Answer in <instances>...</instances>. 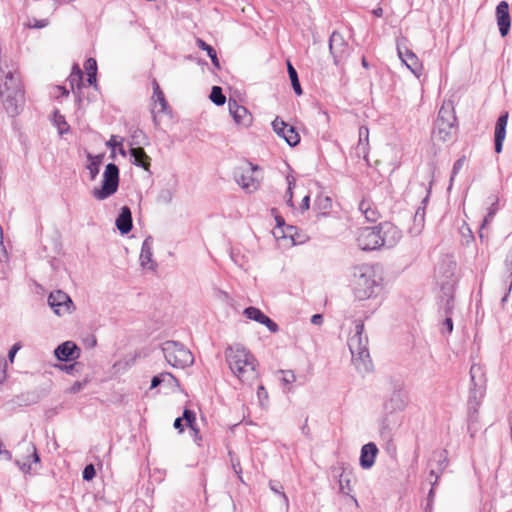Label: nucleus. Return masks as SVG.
I'll list each match as a JSON object with an SVG mask.
<instances>
[{
    "label": "nucleus",
    "mask_w": 512,
    "mask_h": 512,
    "mask_svg": "<svg viewBox=\"0 0 512 512\" xmlns=\"http://www.w3.org/2000/svg\"><path fill=\"white\" fill-rule=\"evenodd\" d=\"M329 52L336 66H339L349 56V45L338 31L329 37Z\"/></svg>",
    "instance_id": "4468645a"
},
{
    "label": "nucleus",
    "mask_w": 512,
    "mask_h": 512,
    "mask_svg": "<svg viewBox=\"0 0 512 512\" xmlns=\"http://www.w3.org/2000/svg\"><path fill=\"white\" fill-rule=\"evenodd\" d=\"M48 304L57 316L70 315L75 310V305L70 296L62 290H56L49 294Z\"/></svg>",
    "instance_id": "ddd939ff"
},
{
    "label": "nucleus",
    "mask_w": 512,
    "mask_h": 512,
    "mask_svg": "<svg viewBox=\"0 0 512 512\" xmlns=\"http://www.w3.org/2000/svg\"><path fill=\"white\" fill-rule=\"evenodd\" d=\"M457 286L456 279L444 280L440 284L439 300L444 302V299H455V291Z\"/></svg>",
    "instance_id": "c85d7f7f"
},
{
    "label": "nucleus",
    "mask_w": 512,
    "mask_h": 512,
    "mask_svg": "<svg viewBox=\"0 0 512 512\" xmlns=\"http://www.w3.org/2000/svg\"><path fill=\"white\" fill-rule=\"evenodd\" d=\"M281 373L283 374L281 381L284 386H288L296 380L295 374L292 370H281Z\"/></svg>",
    "instance_id": "3c124183"
},
{
    "label": "nucleus",
    "mask_w": 512,
    "mask_h": 512,
    "mask_svg": "<svg viewBox=\"0 0 512 512\" xmlns=\"http://www.w3.org/2000/svg\"><path fill=\"white\" fill-rule=\"evenodd\" d=\"M226 360L232 373L242 382L255 375L256 358L244 347L229 349L226 352Z\"/></svg>",
    "instance_id": "6e6552de"
},
{
    "label": "nucleus",
    "mask_w": 512,
    "mask_h": 512,
    "mask_svg": "<svg viewBox=\"0 0 512 512\" xmlns=\"http://www.w3.org/2000/svg\"><path fill=\"white\" fill-rule=\"evenodd\" d=\"M0 97L9 115L19 113L24 104V91L18 74L7 72L4 78H0Z\"/></svg>",
    "instance_id": "39448f33"
},
{
    "label": "nucleus",
    "mask_w": 512,
    "mask_h": 512,
    "mask_svg": "<svg viewBox=\"0 0 512 512\" xmlns=\"http://www.w3.org/2000/svg\"><path fill=\"white\" fill-rule=\"evenodd\" d=\"M455 308V299H444L438 301V313L444 317H452Z\"/></svg>",
    "instance_id": "e433bc0d"
},
{
    "label": "nucleus",
    "mask_w": 512,
    "mask_h": 512,
    "mask_svg": "<svg viewBox=\"0 0 512 512\" xmlns=\"http://www.w3.org/2000/svg\"><path fill=\"white\" fill-rule=\"evenodd\" d=\"M123 141L124 139L122 137H118L116 135H112L110 137V139L106 142V146L108 148H110L111 150H118V152L122 155V156H125L126 155V152H125V149L123 147Z\"/></svg>",
    "instance_id": "a19ab883"
},
{
    "label": "nucleus",
    "mask_w": 512,
    "mask_h": 512,
    "mask_svg": "<svg viewBox=\"0 0 512 512\" xmlns=\"http://www.w3.org/2000/svg\"><path fill=\"white\" fill-rule=\"evenodd\" d=\"M261 324L264 325L271 333H277L279 331L278 324L267 315Z\"/></svg>",
    "instance_id": "603ef678"
},
{
    "label": "nucleus",
    "mask_w": 512,
    "mask_h": 512,
    "mask_svg": "<svg viewBox=\"0 0 512 512\" xmlns=\"http://www.w3.org/2000/svg\"><path fill=\"white\" fill-rule=\"evenodd\" d=\"M165 387L171 392L180 388L179 380L170 372L162 371V388Z\"/></svg>",
    "instance_id": "f704fd0d"
},
{
    "label": "nucleus",
    "mask_w": 512,
    "mask_h": 512,
    "mask_svg": "<svg viewBox=\"0 0 512 512\" xmlns=\"http://www.w3.org/2000/svg\"><path fill=\"white\" fill-rule=\"evenodd\" d=\"M228 456H229V459H230V462H231V466H232V469L233 471L235 472V474L237 475L238 479L243 482V479H242V467H241V463H240V459L239 457L237 456V454L231 450V449H228Z\"/></svg>",
    "instance_id": "79ce46f5"
},
{
    "label": "nucleus",
    "mask_w": 512,
    "mask_h": 512,
    "mask_svg": "<svg viewBox=\"0 0 512 512\" xmlns=\"http://www.w3.org/2000/svg\"><path fill=\"white\" fill-rule=\"evenodd\" d=\"M506 270L508 272H510V274H509L510 282H509V284L506 287V293L504 294V296L501 299V303L502 304H504L507 301L508 296H509V294H510V292L512 290V268H506Z\"/></svg>",
    "instance_id": "0e129e2a"
},
{
    "label": "nucleus",
    "mask_w": 512,
    "mask_h": 512,
    "mask_svg": "<svg viewBox=\"0 0 512 512\" xmlns=\"http://www.w3.org/2000/svg\"><path fill=\"white\" fill-rule=\"evenodd\" d=\"M355 333L348 339V347L352 355V360L358 370L369 372L373 364L368 350V337L364 335V322L360 319L355 320Z\"/></svg>",
    "instance_id": "423d86ee"
},
{
    "label": "nucleus",
    "mask_w": 512,
    "mask_h": 512,
    "mask_svg": "<svg viewBox=\"0 0 512 512\" xmlns=\"http://www.w3.org/2000/svg\"><path fill=\"white\" fill-rule=\"evenodd\" d=\"M430 167H431V173H432V176L434 175V172L436 170V165L435 163H430ZM434 184V180L433 178L430 180L427 188H426V195L425 197L421 200V204L420 206L417 208L415 214H414V225L415 226H419V227H423L424 226V222H425V214H426V207L429 203V200H430V196H431V192H432V186Z\"/></svg>",
    "instance_id": "6ab92c4d"
},
{
    "label": "nucleus",
    "mask_w": 512,
    "mask_h": 512,
    "mask_svg": "<svg viewBox=\"0 0 512 512\" xmlns=\"http://www.w3.org/2000/svg\"><path fill=\"white\" fill-rule=\"evenodd\" d=\"M186 419L184 418V413L182 416L177 417L173 423V426L176 430H178L179 433H182L186 427Z\"/></svg>",
    "instance_id": "052dcab7"
},
{
    "label": "nucleus",
    "mask_w": 512,
    "mask_h": 512,
    "mask_svg": "<svg viewBox=\"0 0 512 512\" xmlns=\"http://www.w3.org/2000/svg\"><path fill=\"white\" fill-rule=\"evenodd\" d=\"M79 366L78 363L69 364V365H61L59 368L66 372L67 374H74V372L77 371V367Z\"/></svg>",
    "instance_id": "338daca9"
},
{
    "label": "nucleus",
    "mask_w": 512,
    "mask_h": 512,
    "mask_svg": "<svg viewBox=\"0 0 512 512\" xmlns=\"http://www.w3.org/2000/svg\"><path fill=\"white\" fill-rule=\"evenodd\" d=\"M459 126L452 102H444L434 122L433 135L439 141L453 142L457 138Z\"/></svg>",
    "instance_id": "0eeeda50"
},
{
    "label": "nucleus",
    "mask_w": 512,
    "mask_h": 512,
    "mask_svg": "<svg viewBox=\"0 0 512 512\" xmlns=\"http://www.w3.org/2000/svg\"><path fill=\"white\" fill-rule=\"evenodd\" d=\"M119 186V168L114 163L106 165L100 187L92 190V196L97 200H105L116 193Z\"/></svg>",
    "instance_id": "9d476101"
},
{
    "label": "nucleus",
    "mask_w": 512,
    "mask_h": 512,
    "mask_svg": "<svg viewBox=\"0 0 512 512\" xmlns=\"http://www.w3.org/2000/svg\"><path fill=\"white\" fill-rule=\"evenodd\" d=\"M26 452L29 455V456H27L26 459H24V460L17 459L16 460V465L24 473H28V472L31 471V460H30V458H32V461L34 463H39V461H40V458H39V455L37 453L36 447H35V445L33 443H28L26 445Z\"/></svg>",
    "instance_id": "393cba45"
},
{
    "label": "nucleus",
    "mask_w": 512,
    "mask_h": 512,
    "mask_svg": "<svg viewBox=\"0 0 512 512\" xmlns=\"http://www.w3.org/2000/svg\"><path fill=\"white\" fill-rule=\"evenodd\" d=\"M243 107H244L243 105L238 104V102L233 98H230L228 100V109H229V113L231 116L234 115L235 112H243L244 113V110H242Z\"/></svg>",
    "instance_id": "864d4df0"
},
{
    "label": "nucleus",
    "mask_w": 512,
    "mask_h": 512,
    "mask_svg": "<svg viewBox=\"0 0 512 512\" xmlns=\"http://www.w3.org/2000/svg\"><path fill=\"white\" fill-rule=\"evenodd\" d=\"M162 355L167 364L173 368L184 369L194 362L191 351L179 341L167 340L162 342Z\"/></svg>",
    "instance_id": "1a4fd4ad"
},
{
    "label": "nucleus",
    "mask_w": 512,
    "mask_h": 512,
    "mask_svg": "<svg viewBox=\"0 0 512 512\" xmlns=\"http://www.w3.org/2000/svg\"><path fill=\"white\" fill-rule=\"evenodd\" d=\"M80 354V348L73 341H65L54 350L55 357L63 362L76 360Z\"/></svg>",
    "instance_id": "a211bd4d"
},
{
    "label": "nucleus",
    "mask_w": 512,
    "mask_h": 512,
    "mask_svg": "<svg viewBox=\"0 0 512 512\" xmlns=\"http://www.w3.org/2000/svg\"><path fill=\"white\" fill-rule=\"evenodd\" d=\"M184 418H187L186 427L190 429V434L193 441L198 447H202V435L196 423V413L189 408H185Z\"/></svg>",
    "instance_id": "4be33fe9"
},
{
    "label": "nucleus",
    "mask_w": 512,
    "mask_h": 512,
    "mask_svg": "<svg viewBox=\"0 0 512 512\" xmlns=\"http://www.w3.org/2000/svg\"><path fill=\"white\" fill-rule=\"evenodd\" d=\"M408 398L404 391L395 390L390 398L383 404V413L379 420V433L381 438L390 442L392 440V427L400 423L398 413L405 410Z\"/></svg>",
    "instance_id": "7ed1b4c3"
},
{
    "label": "nucleus",
    "mask_w": 512,
    "mask_h": 512,
    "mask_svg": "<svg viewBox=\"0 0 512 512\" xmlns=\"http://www.w3.org/2000/svg\"><path fill=\"white\" fill-rule=\"evenodd\" d=\"M379 449L374 442H368L361 447L359 465L362 469H371L376 461Z\"/></svg>",
    "instance_id": "aec40b11"
},
{
    "label": "nucleus",
    "mask_w": 512,
    "mask_h": 512,
    "mask_svg": "<svg viewBox=\"0 0 512 512\" xmlns=\"http://www.w3.org/2000/svg\"><path fill=\"white\" fill-rule=\"evenodd\" d=\"M332 199L328 195L319 194L314 200L313 211L316 218L319 220L322 217H327L331 213Z\"/></svg>",
    "instance_id": "412c9836"
},
{
    "label": "nucleus",
    "mask_w": 512,
    "mask_h": 512,
    "mask_svg": "<svg viewBox=\"0 0 512 512\" xmlns=\"http://www.w3.org/2000/svg\"><path fill=\"white\" fill-rule=\"evenodd\" d=\"M359 141L369 143V129L367 126H361L359 128Z\"/></svg>",
    "instance_id": "e2e57ef3"
},
{
    "label": "nucleus",
    "mask_w": 512,
    "mask_h": 512,
    "mask_svg": "<svg viewBox=\"0 0 512 512\" xmlns=\"http://www.w3.org/2000/svg\"><path fill=\"white\" fill-rule=\"evenodd\" d=\"M338 470L339 474V493L349 496L350 499L354 502V504L358 507L359 503L357 498L351 494L352 487H351V480H350V474L346 473L345 469L343 467H339L338 469H334V471Z\"/></svg>",
    "instance_id": "5701e85b"
},
{
    "label": "nucleus",
    "mask_w": 512,
    "mask_h": 512,
    "mask_svg": "<svg viewBox=\"0 0 512 512\" xmlns=\"http://www.w3.org/2000/svg\"><path fill=\"white\" fill-rule=\"evenodd\" d=\"M269 487L275 494L281 496L285 502H288V497L284 492V487L279 481L270 480Z\"/></svg>",
    "instance_id": "49530a36"
},
{
    "label": "nucleus",
    "mask_w": 512,
    "mask_h": 512,
    "mask_svg": "<svg viewBox=\"0 0 512 512\" xmlns=\"http://www.w3.org/2000/svg\"><path fill=\"white\" fill-rule=\"evenodd\" d=\"M407 38L403 37L397 41L396 49L402 63L417 77L420 78L423 71L422 62L418 56L408 48Z\"/></svg>",
    "instance_id": "f8f14e48"
},
{
    "label": "nucleus",
    "mask_w": 512,
    "mask_h": 512,
    "mask_svg": "<svg viewBox=\"0 0 512 512\" xmlns=\"http://www.w3.org/2000/svg\"><path fill=\"white\" fill-rule=\"evenodd\" d=\"M454 323L452 317H444L442 323H441V333L443 335L447 334L450 335L453 332Z\"/></svg>",
    "instance_id": "8fccbe9b"
},
{
    "label": "nucleus",
    "mask_w": 512,
    "mask_h": 512,
    "mask_svg": "<svg viewBox=\"0 0 512 512\" xmlns=\"http://www.w3.org/2000/svg\"><path fill=\"white\" fill-rule=\"evenodd\" d=\"M495 15L500 35L502 37H505L509 33L511 28V17L508 2H499L498 5L496 6Z\"/></svg>",
    "instance_id": "f3484780"
},
{
    "label": "nucleus",
    "mask_w": 512,
    "mask_h": 512,
    "mask_svg": "<svg viewBox=\"0 0 512 512\" xmlns=\"http://www.w3.org/2000/svg\"><path fill=\"white\" fill-rule=\"evenodd\" d=\"M168 186L169 188L167 190L162 191V200L171 202L175 188L177 186V180L174 175H172V183H168Z\"/></svg>",
    "instance_id": "de8ad7c7"
},
{
    "label": "nucleus",
    "mask_w": 512,
    "mask_h": 512,
    "mask_svg": "<svg viewBox=\"0 0 512 512\" xmlns=\"http://www.w3.org/2000/svg\"><path fill=\"white\" fill-rule=\"evenodd\" d=\"M456 267V262L449 260L447 262L442 263L439 267V270L442 272L443 276L445 277V280L455 279L454 275Z\"/></svg>",
    "instance_id": "ea45409f"
},
{
    "label": "nucleus",
    "mask_w": 512,
    "mask_h": 512,
    "mask_svg": "<svg viewBox=\"0 0 512 512\" xmlns=\"http://www.w3.org/2000/svg\"><path fill=\"white\" fill-rule=\"evenodd\" d=\"M140 264L143 269L155 270L156 264L152 261V241L150 238H146L142 244Z\"/></svg>",
    "instance_id": "b1692460"
},
{
    "label": "nucleus",
    "mask_w": 512,
    "mask_h": 512,
    "mask_svg": "<svg viewBox=\"0 0 512 512\" xmlns=\"http://www.w3.org/2000/svg\"><path fill=\"white\" fill-rule=\"evenodd\" d=\"M244 110L243 112H235L234 115H232L234 122L242 127H249L252 124L253 117L250 111L244 106L242 108Z\"/></svg>",
    "instance_id": "2f4dec72"
},
{
    "label": "nucleus",
    "mask_w": 512,
    "mask_h": 512,
    "mask_svg": "<svg viewBox=\"0 0 512 512\" xmlns=\"http://www.w3.org/2000/svg\"><path fill=\"white\" fill-rule=\"evenodd\" d=\"M369 151H370L369 143H364V142L358 141V144L356 147V156L358 158L362 157L365 160L367 166H370Z\"/></svg>",
    "instance_id": "a18cd8bd"
},
{
    "label": "nucleus",
    "mask_w": 512,
    "mask_h": 512,
    "mask_svg": "<svg viewBox=\"0 0 512 512\" xmlns=\"http://www.w3.org/2000/svg\"><path fill=\"white\" fill-rule=\"evenodd\" d=\"M243 315L247 319L258 323H262L264 321V318L266 317V314L262 310L254 306L246 307L243 310Z\"/></svg>",
    "instance_id": "72a5a7b5"
},
{
    "label": "nucleus",
    "mask_w": 512,
    "mask_h": 512,
    "mask_svg": "<svg viewBox=\"0 0 512 512\" xmlns=\"http://www.w3.org/2000/svg\"><path fill=\"white\" fill-rule=\"evenodd\" d=\"M95 468L92 464L87 465L83 470V479L90 481L95 477Z\"/></svg>",
    "instance_id": "bf43d9fd"
},
{
    "label": "nucleus",
    "mask_w": 512,
    "mask_h": 512,
    "mask_svg": "<svg viewBox=\"0 0 512 512\" xmlns=\"http://www.w3.org/2000/svg\"><path fill=\"white\" fill-rule=\"evenodd\" d=\"M437 480H438V476H436L435 482L432 483V487L429 490V493L427 495L426 504L424 506L425 512H432V510H433V502H434V496H435L434 485L437 483Z\"/></svg>",
    "instance_id": "09e8293b"
},
{
    "label": "nucleus",
    "mask_w": 512,
    "mask_h": 512,
    "mask_svg": "<svg viewBox=\"0 0 512 512\" xmlns=\"http://www.w3.org/2000/svg\"><path fill=\"white\" fill-rule=\"evenodd\" d=\"M257 396H258V399H259L261 405H263V401L264 400L268 399V392H267L266 388L263 385H260L258 387V389H257Z\"/></svg>",
    "instance_id": "69168bd1"
},
{
    "label": "nucleus",
    "mask_w": 512,
    "mask_h": 512,
    "mask_svg": "<svg viewBox=\"0 0 512 512\" xmlns=\"http://www.w3.org/2000/svg\"><path fill=\"white\" fill-rule=\"evenodd\" d=\"M196 45L200 50H203L207 53V56L211 59L214 68L220 70L221 64L215 48L201 38H196Z\"/></svg>",
    "instance_id": "cd10ccee"
},
{
    "label": "nucleus",
    "mask_w": 512,
    "mask_h": 512,
    "mask_svg": "<svg viewBox=\"0 0 512 512\" xmlns=\"http://www.w3.org/2000/svg\"><path fill=\"white\" fill-rule=\"evenodd\" d=\"M83 73L78 65H74L73 70L68 77V82L74 91L75 88L80 89L82 86Z\"/></svg>",
    "instance_id": "c9c22d12"
},
{
    "label": "nucleus",
    "mask_w": 512,
    "mask_h": 512,
    "mask_svg": "<svg viewBox=\"0 0 512 512\" xmlns=\"http://www.w3.org/2000/svg\"><path fill=\"white\" fill-rule=\"evenodd\" d=\"M115 224L121 234H127L132 229V215L129 207L121 208Z\"/></svg>",
    "instance_id": "a878e982"
},
{
    "label": "nucleus",
    "mask_w": 512,
    "mask_h": 512,
    "mask_svg": "<svg viewBox=\"0 0 512 512\" xmlns=\"http://www.w3.org/2000/svg\"><path fill=\"white\" fill-rule=\"evenodd\" d=\"M352 286L354 296L359 301L376 297L382 290L381 278L369 265L354 268Z\"/></svg>",
    "instance_id": "20e7f679"
},
{
    "label": "nucleus",
    "mask_w": 512,
    "mask_h": 512,
    "mask_svg": "<svg viewBox=\"0 0 512 512\" xmlns=\"http://www.w3.org/2000/svg\"><path fill=\"white\" fill-rule=\"evenodd\" d=\"M162 114L169 116L170 119L174 118L172 108L170 107L168 101L165 99L163 93H162Z\"/></svg>",
    "instance_id": "680f3d73"
},
{
    "label": "nucleus",
    "mask_w": 512,
    "mask_h": 512,
    "mask_svg": "<svg viewBox=\"0 0 512 512\" xmlns=\"http://www.w3.org/2000/svg\"><path fill=\"white\" fill-rule=\"evenodd\" d=\"M88 381L89 380L87 378H85L82 381L74 382L73 385L69 388V392L70 393H78V392H80L87 385Z\"/></svg>",
    "instance_id": "13d9d810"
},
{
    "label": "nucleus",
    "mask_w": 512,
    "mask_h": 512,
    "mask_svg": "<svg viewBox=\"0 0 512 512\" xmlns=\"http://www.w3.org/2000/svg\"><path fill=\"white\" fill-rule=\"evenodd\" d=\"M152 85H153V95L151 97V100H152L151 114H152L154 122L157 123V116H158V113L160 112V110H157V103L160 102V86H159L156 78H154L152 80Z\"/></svg>",
    "instance_id": "473e14b6"
},
{
    "label": "nucleus",
    "mask_w": 512,
    "mask_h": 512,
    "mask_svg": "<svg viewBox=\"0 0 512 512\" xmlns=\"http://www.w3.org/2000/svg\"><path fill=\"white\" fill-rule=\"evenodd\" d=\"M365 218L369 222H376L379 218V212L372 205L368 208V210L364 214Z\"/></svg>",
    "instance_id": "5fc2aeb1"
},
{
    "label": "nucleus",
    "mask_w": 512,
    "mask_h": 512,
    "mask_svg": "<svg viewBox=\"0 0 512 512\" xmlns=\"http://www.w3.org/2000/svg\"><path fill=\"white\" fill-rule=\"evenodd\" d=\"M498 210H499V199L497 196H494V199L488 208L487 215L484 217L482 227L492 221V219L494 218V216L496 215Z\"/></svg>",
    "instance_id": "c03bdc74"
},
{
    "label": "nucleus",
    "mask_w": 512,
    "mask_h": 512,
    "mask_svg": "<svg viewBox=\"0 0 512 512\" xmlns=\"http://www.w3.org/2000/svg\"><path fill=\"white\" fill-rule=\"evenodd\" d=\"M84 68L87 72V75L89 73H97V62L94 58H89L86 60L84 64Z\"/></svg>",
    "instance_id": "4d7b16f0"
},
{
    "label": "nucleus",
    "mask_w": 512,
    "mask_h": 512,
    "mask_svg": "<svg viewBox=\"0 0 512 512\" xmlns=\"http://www.w3.org/2000/svg\"><path fill=\"white\" fill-rule=\"evenodd\" d=\"M103 158L104 154L92 155L91 153H87L88 164L86 168L89 170L91 180H95L99 174Z\"/></svg>",
    "instance_id": "c756f323"
},
{
    "label": "nucleus",
    "mask_w": 512,
    "mask_h": 512,
    "mask_svg": "<svg viewBox=\"0 0 512 512\" xmlns=\"http://www.w3.org/2000/svg\"><path fill=\"white\" fill-rule=\"evenodd\" d=\"M465 161H466V156L462 155L460 158H458L454 162L453 167H452V171H451V173H453V176H456L460 172V170L462 169Z\"/></svg>",
    "instance_id": "6e6d98bb"
},
{
    "label": "nucleus",
    "mask_w": 512,
    "mask_h": 512,
    "mask_svg": "<svg viewBox=\"0 0 512 512\" xmlns=\"http://www.w3.org/2000/svg\"><path fill=\"white\" fill-rule=\"evenodd\" d=\"M209 99L216 105L222 106L226 102V96L220 86H213L209 95Z\"/></svg>",
    "instance_id": "58836bf2"
},
{
    "label": "nucleus",
    "mask_w": 512,
    "mask_h": 512,
    "mask_svg": "<svg viewBox=\"0 0 512 512\" xmlns=\"http://www.w3.org/2000/svg\"><path fill=\"white\" fill-rule=\"evenodd\" d=\"M509 112L502 111L496 120L494 128V151L500 154L503 151V143L506 137Z\"/></svg>",
    "instance_id": "dca6fc26"
},
{
    "label": "nucleus",
    "mask_w": 512,
    "mask_h": 512,
    "mask_svg": "<svg viewBox=\"0 0 512 512\" xmlns=\"http://www.w3.org/2000/svg\"><path fill=\"white\" fill-rule=\"evenodd\" d=\"M48 25V21L46 19L37 20L34 19L33 22L28 24L31 28H44Z\"/></svg>",
    "instance_id": "774afa93"
},
{
    "label": "nucleus",
    "mask_w": 512,
    "mask_h": 512,
    "mask_svg": "<svg viewBox=\"0 0 512 512\" xmlns=\"http://www.w3.org/2000/svg\"><path fill=\"white\" fill-rule=\"evenodd\" d=\"M273 131L283 138L290 147H295L300 142V135L296 128L284 120L276 117L272 122Z\"/></svg>",
    "instance_id": "2eb2a0df"
},
{
    "label": "nucleus",
    "mask_w": 512,
    "mask_h": 512,
    "mask_svg": "<svg viewBox=\"0 0 512 512\" xmlns=\"http://www.w3.org/2000/svg\"><path fill=\"white\" fill-rule=\"evenodd\" d=\"M402 237L401 231L393 223L384 221L375 226L358 229L357 243L363 251H374L382 247H394Z\"/></svg>",
    "instance_id": "f257e3e1"
},
{
    "label": "nucleus",
    "mask_w": 512,
    "mask_h": 512,
    "mask_svg": "<svg viewBox=\"0 0 512 512\" xmlns=\"http://www.w3.org/2000/svg\"><path fill=\"white\" fill-rule=\"evenodd\" d=\"M271 213L274 215L276 222L274 235L276 237H280L279 234L282 235L283 230L286 229V227H288L289 224H286L285 219L278 213L276 208H273L271 210Z\"/></svg>",
    "instance_id": "37998d69"
},
{
    "label": "nucleus",
    "mask_w": 512,
    "mask_h": 512,
    "mask_svg": "<svg viewBox=\"0 0 512 512\" xmlns=\"http://www.w3.org/2000/svg\"><path fill=\"white\" fill-rule=\"evenodd\" d=\"M286 66H287V73H288L293 91L297 96H301L303 94V89L300 84L298 72L294 68V66L292 65L290 60L286 61Z\"/></svg>",
    "instance_id": "7c9ffc66"
},
{
    "label": "nucleus",
    "mask_w": 512,
    "mask_h": 512,
    "mask_svg": "<svg viewBox=\"0 0 512 512\" xmlns=\"http://www.w3.org/2000/svg\"><path fill=\"white\" fill-rule=\"evenodd\" d=\"M260 170L261 168L257 164L247 161L244 167H238L234 170L235 181L245 191L254 192L260 187V179L254 174Z\"/></svg>",
    "instance_id": "9b49d317"
},
{
    "label": "nucleus",
    "mask_w": 512,
    "mask_h": 512,
    "mask_svg": "<svg viewBox=\"0 0 512 512\" xmlns=\"http://www.w3.org/2000/svg\"><path fill=\"white\" fill-rule=\"evenodd\" d=\"M470 387L467 400V430L473 438L478 430L479 408L486 395L487 378L484 366L474 363L470 367Z\"/></svg>",
    "instance_id": "f03ea898"
},
{
    "label": "nucleus",
    "mask_w": 512,
    "mask_h": 512,
    "mask_svg": "<svg viewBox=\"0 0 512 512\" xmlns=\"http://www.w3.org/2000/svg\"><path fill=\"white\" fill-rule=\"evenodd\" d=\"M131 157L134 159V164L147 169L148 157L146 156L144 150L142 148H131L130 150Z\"/></svg>",
    "instance_id": "4c0bfd02"
},
{
    "label": "nucleus",
    "mask_w": 512,
    "mask_h": 512,
    "mask_svg": "<svg viewBox=\"0 0 512 512\" xmlns=\"http://www.w3.org/2000/svg\"><path fill=\"white\" fill-rule=\"evenodd\" d=\"M281 238H289L291 239L293 245L302 244L306 241L307 236L296 226L289 225L286 229L283 230Z\"/></svg>",
    "instance_id": "bb28decb"
}]
</instances>
